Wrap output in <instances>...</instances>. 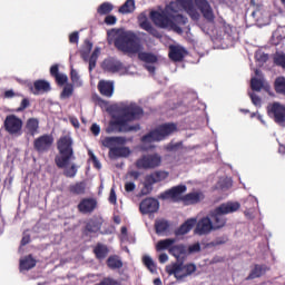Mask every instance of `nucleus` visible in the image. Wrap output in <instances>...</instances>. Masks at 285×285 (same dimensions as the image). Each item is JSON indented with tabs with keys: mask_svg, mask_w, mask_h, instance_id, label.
Wrapping results in <instances>:
<instances>
[{
	"mask_svg": "<svg viewBox=\"0 0 285 285\" xmlns=\"http://www.w3.org/2000/svg\"><path fill=\"white\" fill-rule=\"evenodd\" d=\"M144 117V109L137 105H129L121 107L119 114L114 117L106 129L108 135L112 132H138L141 130L139 124L130 125V121H136V119H141Z\"/></svg>",
	"mask_w": 285,
	"mask_h": 285,
	"instance_id": "1",
	"label": "nucleus"
},
{
	"mask_svg": "<svg viewBox=\"0 0 285 285\" xmlns=\"http://www.w3.org/2000/svg\"><path fill=\"white\" fill-rule=\"evenodd\" d=\"M72 146H75V142L71 135L61 136L57 140V150L59 155L55 157L57 168L63 169V176L69 179L77 177L79 170V167L76 164L70 165V161H75L76 159L75 148Z\"/></svg>",
	"mask_w": 285,
	"mask_h": 285,
	"instance_id": "2",
	"label": "nucleus"
},
{
	"mask_svg": "<svg viewBox=\"0 0 285 285\" xmlns=\"http://www.w3.org/2000/svg\"><path fill=\"white\" fill-rule=\"evenodd\" d=\"M181 8L191 17V19H198L199 12H197V9L202 12L204 19L208 21L209 23H213L215 21V12H213V7H210V2L208 0H178ZM195 3V4H194Z\"/></svg>",
	"mask_w": 285,
	"mask_h": 285,
	"instance_id": "3",
	"label": "nucleus"
},
{
	"mask_svg": "<svg viewBox=\"0 0 285 285\" xmlns=\"http://www.w3.org/2000/svg\"><path fill=\"white\" fill-rule=\"evenodd\" d=\"M114 46L117 50L126 52L127 55H137V52H141V50H144L141 39H139V36L132 31H127L118 36L114 41Z\"/></svg>",
	"mask_w": 285,
	"mask_h": 285,
	"instance_id": "4",
	"label": "nucleus"
},
{
	"mask_svg": "<svg viewBox=\"0 0 285 285\" xmlns=\"http://www.w3.org/2000/svg\"><path fill=\"white\" fill-rule=\"evenodd\" d=\"M196 226V227H195ZM191 228L194 229L195 235H210L213 233V220L210 217L205 216L197 222V218L187 219L180 227L176 230V235H187L190 233Z\"/></svg>",
	"mask_w": 285,
	"mask_h": 285,
	"instance_id": "5",
	"label": "nucleus"
},
{
	"mask_svg": "<svg viewBox=\"0 0 285 285\" xmlns=\"http://www.w3.org/2000/svg\"><path fill=\"white\" fill-rule=\"evenodd\" d=\"M177 124L175 122H165L157 126L155 129L150 130L148 134L141 137L142 144H153L155 141H164L168 139L170 135L177 132Z\"/></svg>",
	"mask_w": 285,
	"mask_h": 285,
	"instance_id": "6",
	"label": "nucleus"
},
{
	"mask_svg": "<svg viewBox=\"0 0 285 285\" xmlns=\"http://www.w3.org/2000/svg\"><path fill=\"white\" fill-rule=\"evenodd\" d=\"M238 208H240L239 203H227L216 207L215 210L209 214L214 230L224 228L226 226V216L224 215H229V213H237Z\"/></svg>",
	"mask_w": 285,
	"mask_h": 285,
	"instance_id": "7",
	"label": "nucleus"
},
{
	"mask_svg": "<svg viewBox=\"0 0 285 285\" xmlns=\"http://www.w3.org/2000/svg\"><path fill=\"white\" fill-rule=\"evenodd\" d=\"M92 41L86 39L80 49V57L85 63H89V72H92L97 68V60L99 59V48H95L92 51ZM90 52L91 56H90Z\"/></svg>",
	"mask_w": 285,
	"mask_h": 285,
	"instance_id": "8",
	"label": "nucleus"
},
{
	"mask_svg": "<svg viewBox=\"0 0 285 285\" xmlns=\"http://www.w3.org/2000/svg\"><path fill=\"white\" fill-rule=\"evenodd\" d=\"M195 271H197L195 264L183 265L181 263H176L166 267V273L168 275H174L177 282H184V279H186L188 275H193Z\"/></svg>",
	"mask_w": 285,
	"mask_h": 285,
	"instance_id": "9",
	"label": "nucleus"
},
{
	"mask_svg": "<svg viewBox=\"0 0 285 285\" xmlns=\"http://www.w3.org/2000/svg\"><path fill=\"white\" fill-rule=\"evenodd\" d=\"M135 166L138 170H155L161 166V155L157 153L142 155L135 161Z\"/></svg>",
	"mask_w": 285,
	"mask_h": 285,
	"instance_id": "10",
	"label": "nucleus"
},
{
	"mask_svg": "<svg viewBox=\"0 0 285 285\" xmlns=\"http://www.w3.org/2000/svg\"><path fill=\"white\" fill-rule=\"evenodd\" d=\"M3 126L6 132L11 137H21L23 135V120L16 115L7 116Z\"/></svg>",
	"mask_w": 285,
	"mask_h": 285,
	"instance_id": "11",
	"label": "nucleus"
},
{
	"mask_svg": "<svg viewBox=\"0 0 285 285\" xmlns=\"http://www.w3.org/2000/svg\"><path fill=\"white\" fill-rule=\"evenodd\" d=\"M150 19L158 28H173L176 32H181V27L177 26V23L169 19L164 12L151 11Z\"/></svg>",
	"mask_w": 285,
	"mask_h": 285,
	"instance_id": "12",
	"label": "nucleus"
},
{
	"mask_svg": "<svg viewBox=\"0 0 285 285\" xmlns=\"http://www.w3.org/2000/svg\"><path fill=\"white\" fill-rule=\"evenodd\" d=\"M267 115L278 124V126H285V106L279 102H273L267 106Z\"/></svg>",
	"mask_w": 285,
	"mask_h": 285,
	"instance_id": "13",
	"label": "nucleus"
},
{
	"mask_svg": "<svg viewBox=\"0 0 285 285\" xmlns=\"http://www.w3.org/2000/svg\"><path fill=\"white\" fill-rule=\"evenodd\" d=\"M55 144V137L52 135L45 134L33 140V148L37 153H48Z\"/></svg>",
	"mask_w": 285,
	"mask_h": 285,
	"instance_id": "14",
	"label": "nucleus"
},
{
	"mask_svg": "<svg viewBox=\"0 0 285 285\" xmlns=\"http://www.w3.org/2000/svg\"><path fill=\"white\" fill-rule=\"evenodd\" d=\"M186 190V185H177L161 193L159 199H171L174 203L181 202V197H184L181 195H184Z\"/></svg>",
	"mask_w": 285,
	"mask_h": 285,
	"instance_id": "15",
	"label": "nucleus"
},
{
	"mask_svg": "<svg viewBox=\"0 0 285 285\" xmlns=\"http://www.w3.org/2000/svg\"><path fill=\"white\" fill-rule=\"evenodd\" d=\"M186 190V185H177L161 193L159 199H171L174 203L181 202V197H184L181 195H184Z\"/></svg>",
	"mask_w": 285,
	"mask_h": 285,
	"instance_id": "16",
	"label": "nucleus"
},
{
	"mask_svg": "<svg viewBox=\"0 0 285 285\" xmlns=\"http://www.w3.org/2000/svg\"><path fill=\"white\" fill-rule=\"evenodd\" d=\"M138 23H139V28H141V30H145L146 32L151 35V37H155L156 39H161V32H159V30H157L155 27H153V23H150V21H148V17L146 16V13H140L138 16Z\"/></svg>",
	"mask_w": 285,
	"mask_h": 285,
	"instance_id": "17",
	"label": "nucleus"
},
{
	"mask_svg": "<svg viewBox=\"0 0 285 285\" xmlns=\"http://www.w3.org/2000/svg\"><path fill=\"white\" fill-rule=\"evenodd\" d=\"M139 210L141 215H153L159 210V200L153 197L145 198L139 205Z\"/></svg>",
	"mask_w": 285,
	"mask_h": 285,
	"instance_id": "18",
	"label": "nucleus"
},
{
	"mask_svg": "<svg viewBox=\"0 0 285 285\" xmlns=\"http://www.w3.org/2000/svg\"><path fill=\"white\" fill-rule=\"evenodd\" d=\"M78 210L81 215H90L95 213L97 208V199L95 198H82L77 205Z\"/></svg>",
	"mask_w": 285,
	"mask_h": 285,
	"instance_id": "19",
	"label": "nucleus"
},
{
	"mask_svg": "<svg viewBox=\"0 0 285 285\" xmlns=\"http://www.w3.org/2000/svg\"><path fill=\"white\" fill-rule=\"evenodd\" d=\"M101 68L105 72L115 75V72H121L124 70V63L115 58H107L102 61Z\"/></svg>",
	"mask_w": 285,
	"mask_h": 285,
	"instance_id": "20",
	"label": "nucleus"
},
{
	"mask_svg": "<svg viewBox=\"0 0 285 285\" xmlns=\"http://www.w3.org/2000/svg\"><path fill=\"white\" fill-rule=\"evenodd\" d=\"M100 142L104 148H108L109 150H111V148H114L115 146H124L126 144V138L121 136H107L102 138Z\"/></svg>",
	"mask_w": 285,
	"mask_h": 285,
	"instance_id": "21",
	"label": "nucleus"
},
{
	"mask_svg": "<svg viewBox=\"0 0 285 285\" xmlns=\"http://www.w3.org/2000/svg\"><path fill=\"white\" fill-rule=\"evenodd\" d=\"M204 193L193 191L183 196L181 202L184 203L185 206H193L195 204H199V202H204Z\"/></svg>",
	"mask_w": 285,
	"mask_h": 285,
	"instance_id": "22",
	"label": "nucleus"
},
{
	"mask_svg": "<svg viewBox=\"0 0 285 285\" xmlns=\"http://www.w3.org/2000/svg\"><path fill=\"white\" fill-rule=\"evenodd\" d=\"M98 90L102 97H112L115 95V82L110 80H100L98 82Z\"/></svg>",
	"mask_w": 285,
	"mask_h": 285,
	"instance_id": "23",
	"label": "nucleus"
},
{
	"mask_svg": "<svg viewBox=\"0 0 285 285\" xmlns=\"http://www.w3.org/2000/svg\"><path fill=\"white\" fill-rule=\"evenodd\" d=\"M168 57L171 61H184L186 57V49L179 46H169V53Z\"/></svg>",
	"mask_w": 285,
	"mask_h": 285,
	"instance_id": "24",
	"label": "nucleus"
},
{
	"mask_svg": "<svg viewBox=\"0 0 285 285\" xmlns=\"http://www.w3.org/2000/svg\"><path fill=\"white\" fill-rule=\"evenodd\" d=\"M101 226H104V217L96 216L86 224L85 230L87 233H99Z\"/></svg>",
	"mask_w": 285,
	"mask_h": 285,
	"instance_id": "25",
	"label": "nucleus"
},
{
	"mask_svg": "<svg viewBox=\"0 0 285 285\" xmlns=\"http://www.w3.org/2000/svg\"><path fill=\"white\" fill-rule=\"evenodd\" d=\"M33 95H43L46 92H50L52 90V87H50V82L47 80H36L33 82V88H31Z\"/></svg>",
	"mask_w": 285,
	"mask_h": 285,
	"instance_id": "26",
	"label": "nucleus"
},
{
	"mask_svg": "<svg viewBox=\"0 0 285 285\" xmlns=\"http://www.w3.org/2000/svg\"><path fill=\"white\" fill-rule=\"evenodd\" d=\"M50 76L53 77L58 86H66L68 83V76L59 72V65L50 67Z\"/></svg>",
	"mask_w": 285,
	"mask_h": 285,
	"instance_id": "27",
	"label": "nucleus"
},
{
	"mask_svg": "<svg viewBox=\"0 0 285 285\" xmlns=\"http://www.w3.org/2000/svg\"><path fill=\"white\" fill-rule=\"evenodd\" d=\"M250 88L254 92H262V90H271V86L266 83L264 78H252Z\"/></svg>",
	"mask_w": 285,
	"mask_h": 285,
	"instance_id": "28",
	"label": "nucleus"
},
{
	"mask_svg": "<svg viewBox=\"0 0 285 285\" xmlns=\"http://www.w3.org/2000/svg\"><path fill=\"white\" fill-rule=\"evenodd\" d=\"M109 159H117L119 157H128L130 155V148L128 147H114L109 150Z\"/></svg>",
	"mask_w": 285,
	"mask_h": 285,
	"instance_id": "29",
	"label": "nucleus"
},
{
	"mask_svg": "<svg viewBox=\"0 0 285 285\" xmlns=\"http://www.w3.org/2000/svg\"><path fill=\"white\" fill-rule=\"evenodd\" d=\"M24 130L27 135H31V137H35V135L39 132V119L29 118L26 122Z\"/></svg>",
	"mask_w": 285,
	"mask_h": 285,
	"instance_id": "30",
	"label": "nucleus"
},
{
	"mask_svg": "<svg viewBox=\"0 0 285 285\" xmlns=\"http://www.w3.org/2000/svg\"><path fill=\"white\" fill-rule=\"evenodd\" d=\"M86 181H77L69 185L68 190L70 195H86Z\"/></svg>",
	"mask_w": 285,
	"mask_h": 285,
	"instance_id": "31",
	"label": "nucleus"
},
{
	"mask_svg": "<svg viewBox=\"0 0 285 285\" xmlns=\"http://www.w3.org/2000/svg\"><path fill=\"white\" fill-rule=\"evenodd\" d=\"M186 253H188V249L184 244L173 245L169 248V255H173V257H175L176 259H179V257H184Z\"/></svg>",
	"mask_w": 285,
	"mask_h": 285,
	"instance_id": "32",
	"label": "nucleus"
},
{
	"mask_svg": "<svg viewBox=\"0 0 285 285\" xmlns=\"http://www.w3.org/2000/svg\"><path fill=\"white\" fill-rule=\"evenodd\" d=\"M169 229L170 223L168 220L161 218L155 222L156 235H164V233H168Z\"/></svg>",
	"mask_w": 285,
	"mask_h": 285,
	"instance_id": "33",
	"label": "nucleus"
},
{
	"mask_svg": "<svg viewBox=\"0 0 285 285\" xmlns=\"http://www.w3.org/2000/svg\"><path fill=\"white\" fill-rule=\"evenodd\" d=\"M168 171H164V170H157L154 171L149 175H147L146 177L151 180L154 184H159V181H164L166 179H168Z\"/></svg>",
	"mask_w": 285,
	"mask_h": 285,
	"instance_id": "34",
	"label": "nucleus"
},
{
	"mask_svg": "<svg viewBox=\"0 0 285 285\" xmlns=\"http://www.w3.org/2000/svg\"><path fill=\"white\" fill-rule=\"evenodd\" d=\"M268 271V267L266 265H255L249 275L247 276V279H257V277H262Z\"/></svg>",
	"mask_w": 285,
	"mask_h": 285,
	"instance_id": "35",
	"label": "nucleus"
},
{
	"mask_svg": "<svg viewBox=\"0 0 285 285\" xmlns=\"http://www.w3.org/2000/svg\"><path fill=\"white\" fill-rule=\"evenodd\" d=\"M176 242L177 239L175 238L161 239L157 243L156 250H168V253H170V248H173Z\"/></svg>",
	"mask_w": 285,
	"mask_h": 285,
	"instance_id": "36",
	"label": "nucleus"
},
{
	"mask_svg": "<svg viewBox=\"0 0 285 285\" xmlns=\"http://www.w3.org/2000/svg\"><path fill=\"white\" fill-rule=\"evenodd\" d=\"M109 252L110 250L108 249V246H106L101 243H98L96 245V247L94 248V253H95L97 259H106V257H108Z\"/></svg>",
	"mask_w": 285,
	"mask_h": 285,
	"instance_id": "37",
	"label": "nucleus"
},
{
	"mask_svg": "<svg viewBox=\"0 0 285 285\" xmlns=\"http://www.w3.org/2000/svg\"><path fill=\"white\" fill-rule=\"evenodd\" d=\"M138 55V59L140 61H144V63H157V61H159V59L150 52H146V51H139L137 52Z\"/></svg>",
	"mask_w": 285,
	"mask_h": 285,
	"instance_id": "38",
	"label": "nucleus"
},
{
	"mask_svg": "<svg viewBox=\"0 0 285 285\" xmlns=\"http://www.w3.org/2000/svg\"><path fill=\"white\" fill-rule=\"evenodd\" d=\"M107 266L111 271H117L118 268H124V262L119 259V256L111 255L107 259Z\"/></svg>",
	"mask_w": 285,
	"mask_h": 285,
	"instance_id": "39",
	"label": "nucleus"
},
{
	"mask_svg": "<svg viewBox=\"0 0 285 285\" xmlns=\"http://www.w3.org/2000/svg\"><path fill=\"white\" fill-rule=\"evenodd\" d=\"M37 266V261L32 258V255H28L24 259L20 261V271H30Z\"/></svg>",
	"mask_w": 285,
	"mask_h": 285,
	"instance_id": "40",
	"label": "nucleus"
},
{
	"mask_svg": "<svg viewBox=\"0 0 285 285\" xmlns=\"http://www.w3.org/2000/svg\"><path fill=\"white\" fill-rule=\"evenodd\" d=\"M120 14H130L135 12V0H126V2L118 9Z\"/></svg>",
	"mask_w": 285,
	"mask_h": 285,
	"instance_id": "41",
	"label": "nucleus"
},
{
	"mask_svg": "<svg viewBox=\"0 0 285 285\" xmlns=\"http://www.w3.org/2000/svg\"><path fill=\"white\" fill-rule=\"evenodd\" d=\"M115 10V6L110 2H102L98 9L97 12L100 14V17H104L106 14H110Z\"/></svg>",
	"mask_w": 285,
	"mask_h": 285,
	"instance_id": "42",
	"label": "nucleus"
},
{
	"mask_svg": "<svg viewBox=\"0 0 285 285\" xmlns=\"http://www.w3.org/2000/svg\"><path fill=\"white\" fill-rule=\"evenodd\" d=\"M72 95H75V85L67 83L60 92V99H70Z\"/></svg>",
	"mask_w": 285,
	"mask_h": 285,
	"instance_id": "43",
	"label": "nucleus"
},
{
	"mask_svg": "<svg viewBox=\"0 0 285 285\" xmlns=\"http://www.w3.org/2000/svg\"><path fill=\"white\" fill-rule=\"evenodd\" d=\"M153 186H155V184L146 176L144 186L140 190V197L150 195L153 193Z\"/></svg>",
	"mask_w": 285,
	"mask_h": 285,
	"instance_id": "44",
	"label": "nucleus"
},
{
	"mask_svg": "<svg viewBox=\"0 0 285 285\" xmlns=\"http://www.w3.org/2000/svg\"><path fill=\"white\" fill-rule=\"evenodd\" d=\"M274 88L277 95H284L285 96V78L278 77L276 78L274 82Z\"/></svg>",
	"mask_w": 285,
	"mask_h": 285,
	"instance_id": "45",
	"label": "nucleus"
},
{
	"mask_svg": "<svg viewBox=\"0 0 285 285\" xmlns=\"http://www.w3.org/2000/svg\"><path fill=\"white\" fill-rule=\"evenodd\" d=\"M142 264L150 271V273H157V265H155V261H153L150 256H144Z\"/></svg>",
	"mask_w": 285,
	"mask_h": 285,
	"instance_id": "46",
	"label": "nucleus"
},
{
	"mask_svg": "<svg viewBox=\"0 0 285 285\" xmlns=\"http://www.w3.org/2000/svg\"><path fill=\"white\" fill-rule=\"evenodd\" d=\"M274 63L279 66L281 68H285V53H275L274 56Z\"/></svg>",
	"mask_w": 285,
	"mask_h": 285,
	"instance_id": "47",
	"label": "nucleus"
},
{
	"mask_svg": "<svg viewBox=\"0 0 285 285\" xmlns=\"http://www.w3.org/2000/svg\"><path fill=\"white\" fill-rule=\"evenodd\" d=\"M70 79H71L72 83H75V86H81V80H80V77H79V73L77 72V70L71 69Z\"/></svg>",
	"mask_w": 285,
	"mask_h": 285,
	"instance_id": "48",
	"label": "nucleus"
},
{
	"mask_svg": "<svg viewBox=\"0 0 285 285\" xmlns=\"http://www.w3.org/2000/svg\"><path fill=\"white\" fill-rule=\"evenodd\" d=\"M188 254L193 255L194 253H199L202 250V245L199 243H195L188 247Z\"/></svg>",
	"mask_w": 285,
	"mask_h": 285,
	"instance_id": "49",
	"label": "nucleus"
},
{
	"mask_svg": "<svg viewBox=\"0 0 285 285\" xmlns=\"http://www.w3.org/2000/svg\"><path fill=\"white\" fill-rule=\"evenodd\" d=\"M249 98L256 107H262V98L257 94H249Z\"/></svg>",
	"mask_w": 285,
	"mask_h": 285,
	"instance_id": "50",
	"label": "nucleus"
},
{
	"mask_svg": "<svg viewBox=\"0 0 285 285\" xmlns=\"http://www.w3.org/2000/svg\"><path fill=\"white\" fill-rule=\"evenodd\" d=\"M180 146L181 144L179 142H176V144L170 142L165 147V150H167V153H175L176 150L179 149Z\"/></svg>",
	"mask_w": 285,
	"mask_h": 285,
	"instance_id": "51",
	"label": "nucleus"
},
{
	"mask_svg": "<svg viewBox=\"0 0 285 285\" xmlns=\"http://www.w3.org/2000/svg\"><path fill=\"white\" fill-rule=\"evenodd\" d=\"M30 106V100L28 98H23L20 107L17 109V112H23V110H26V108H28Z\"/></svg>",
	"mask_w": 285,
	"mask_h": 285,
	"instance_id": "52",
	"label": "nucleus"
},
{
	"mask_svg": "<svg viewBox=\"0 0 285 285\" xmlns=\"http://www.w3.org/2000/svg\"><path fill=\"white\" fill-rule=\"evenodd\" d=\"M109 204H112L114 206L117 205V193L115 191V187L110 189Z\"/></svg>",
	"mask_w": 285,
	"mask_h": 285,
	"instance_id": "53",
	"label": "nucleus"
},
{
	"mask_svg": "<svg viewBox=\"0 0 285 285\" xmlns=\"http://www.w3.org/2000/svg\"><path fill=\"white\" fill-rule=\"evenodd\" d=\"M137 188V185L132 181L125 183V190L126 193H135V189Z\"/></svg>",
	"mask_w": 285,
	"mask_h": 285,
	"instance_id": "54",
	"label": "nucleus"
},
{
	"mask_svg": "<svg viewBox=\"0 0 285 285\" xmlns=\"http://www.w3.org/2000/svg\"><path fill=\"white\" fill-rule=\"evenodd\" d=\"M69 42L70 43H79V31H73L69 35Z\"/></svg>",
	"mask_w": 285,
	"mask_h": 285,
	"instance_id": "55",
	"label": "nucleus"
},
{
	"mask_svg": "<svg viewBox=\"0 0 285 285\" xmlns=\"http://www.w3.org/2000/svg\"><path fill=\"white\" fill-rule=\"evenodd\" d=\"M90 130H91L94 137H99V134L101 132V127H99V125H97V124H92L90 127Z\"/></svg>",
	"mask_w": 285,
	"mask_h": 285,
	"instance_id": "56",
	"label": "nucleus"
},
{
	"mask_svg": "<svg viewBox=\"0 0 285 285\" xmlns=\"http://www.w3.org/2000/svg\"><path fill=\"white\" fill-rule=\"evenodd\" d=\"M105 23L107 26H115V23H117V17H115V16H107L105 18Z\"/></svg>",
	"mask_w": 285,
	"mask_h": 285,
	"instance_id": "57",
	"label": "nucleus"
},
{
	"mask_svg": "<svg viewBox=\"0 0 285 285\" xmlns=\"http://www.w3.org/2000/svg\"><path fill=\"white\" fill-rule=\"evenodd\" d=\"M128 176L134 180L137 181V179H139V177H141V173L137 171V170H131L128 171Z\"/></svg>",
	"mask_w": 285,
	"mask_h": 285,
	"instance_id": "58",
	"label": "nucleus"
},
{
	"mask_svg": "<svg viewBox=\"0 0 285 285\" xmlns=\"http://www.w3.org/2000/svg\"><path fill=\"white\" fill-rule=\"evenodd\" d=\"M31 242L30 234H24L22 236V239L20 242V246H28V244Z\"/></svg>",
	"mask_w": 285,
	"mask_h": 285,
	"instance_id": "59",
	"label": "nucleus"
},
{
	"mask_svg": "<svg viewBox=\"0 0 285 285\" xmlns=\"http://www.w3.org/2000/svg\"><path fill=\"white\" fill-rule=\"evenodd\" d=\"M158 261L160 264H166V262H168V254L166 253L160 254L158 257Z\"/></svg>",
	"mask_w": 285,
	"mask_h": 285,
	"instance_id": "60",
	"label": "nucleus"
},
{
	"mask_svg": "<svg viewBox=\"0 0 285 285\" xmlns=\"http://www.w3.org/2000/svg\"><path fill=\"white\" fill-rule=\"evenodd\" d=\"M255 75L254 79H264V73H262V70L255 69Z\"/></svg>",
	"mask_w": 285,
	"mask_h": 285,
	"instance_id": "61",
	"label": "nucleus"
},
{
	"mask_svg": "<svg viewBox=\"0 0 285 285\" xmlns=\"http://www.w3.org/2000/svg\"><path fill=\"white\" fill-rule=\"evenodd\" d=\"M4 97H6L7 99H12V97H14V91H13V90H7V91L4 92Z\"/></svg>",
	"mask_w": 285,
	"mask_h": 285,
	"instance_id": "62",
	"label": "nucleus"
},
{
	"mask_svg": "<svg viewBox=\"0 0 285 285\" xmlns=\"http://www.w3.org/2000/svg\"><path fill=\"white\" fill-rule=\"evenodd\" d=\"M145 69L148 70V72H150V75H155V66H150V65H146Z\"/></svg>",
	"mask_w": 285,
	"mask_h": 285,
	"instance_id": "63",
	"label": "nucleus"
},
{
	"mask_svg": "<svg viewBox=\"0 0 285 285\" xmlns=\"http://www.w3.org/2000/svg\"><path fill=\"white\" fill-rule=\"evenodd\" d=\"M92 100L95 101V104H98V105L104 104V99H101V97H99L98 95H96L92 98Z\"/></svg>",
	"mask_w": 285,
	"mask_h": 285,
	"instance_id": "64",
	"label": "nucleus"
}]
</instances>
